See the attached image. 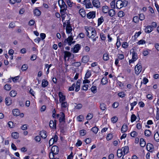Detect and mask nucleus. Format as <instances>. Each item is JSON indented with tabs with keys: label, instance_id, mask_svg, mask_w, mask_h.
<instances>
[{
	"label": "nucleus",
	"instance_id": "59",
	"mask_svg": "<svg viewBox=\"0 0 159 159\" xmlns=\"http://www.w3.org/2000/svg\"><path fill=\"white\" fill-rule=\"evenodd\" d=\"M145 18V16L143 13L140 14L139 15V19L141 20H144Z\"/></svg>",
	"mask_w": 159,
	"mask_h": 159
},
{
	"label": "nucleus",
	"instance_id": "58",
	"mask_svg": "<svg viewBox=\"0 0 159 159\" xmlns=\"http://www.w3.org/2000/svg\"><path fill=\"white\" fill-rule=\"evenodd\" d=\"M138 133L135 131H132L131 133H130V135L131 137H136Z\"/></svg>",
	"mask_w": 159,
	"mask_h": 159
},
{
	"label": "nucleus",
	"instance_id": "30",
	"mask_svg": "<svg viewBox=\"0 0 159 159\" xmlns=\"http://www.w3.org/2000/svg\"><path fill=\"white\" fill-rule=\"evenodd\" d=\"M64 53L65 58H66V57H70L72 55L71 53L69 52L65 51L64 52Z\"/></svg>",
	"mask_w": 159,
	"mask_h": 159
},
{
	"label": "nucleus",
	"instance_id": "41",
	"mask_svg": "<svg viewBox=\"0 0 159 159\" xmlns=\"http://www.w3.org/2000/svg\"><path fill=\"white\" fill-rule=\"evenodd\" d=\"M145 135L147 137H149L151 134V132L148 129H146L144 132Z\"/></svg>",
	"mask_w": 159,
	"mask_h": 159
},
{
	"label": "nucleus",
	"instance_id": "23",
	"mask_svg": "<svg viewBox=\"0 0 159 159\" xmlns=\"http://www.w3.org/2000/svg\"><path fill=\"white\" fill-rule=\"evenodd\" d=\"M11 136L15 139H17L19 138V134L17 132H14L12 133Z\"/></svg>",
	"mask_w": 159,
	"mask_h": 159
},
{
	"label": "nucleus",
	"instance_id": "64",
	"mask_svg": "<svg viewBox=\"0 0 159 159\" xmlns=\"http://www.w3.org/2000/svg\"><path fill=\"white\" fill-rule=\"evenodd\" d=\"M156 119L157 120H159V108H157Z\"/></svg>",
	"mask_w": 159,
	"mask_h": 159
},
{
	"label": "nucleus",
	"instance_id": "24",
	"mask_svg": "<svg viewBox=\"0 0 159 159\" xmlns=\"http://www.w3.org/2000/svg\"><path fill=\"white\" fill-rule=\"evenodd\" d=\"M128 129V126L124 124L121 128V131L122 133H124L126 132Z\"/></svg>",
	"mask_w": 159,
	"mask_h": 159
},
{
	"label": "nucleus",
	"instance_id": "57",
	"mask_svg": "<svg viewBox=\"0 0 159 159\" xmlns=\"http://www.w3.org/2000/svg\"><path fill=\"white\" fill-rule=\"evenodd\" d=\"M118 95L120 97L123 98L125 96V94L124 92H121L118 93Z\"/></svg>",
	"mask_w": 159,
	"mask_h": 159
},
{
	"label": "nucleus",
	"instance_id": "56",
	"mask_svg": "<svg viewBox=\"0 0 159 159\" xmlns=\"http://www.w3.org/2000/svg\"><path fill=\"white\" fill-rule=\"evenodd\" d=\"M93 117V115L90 113H89L86 116V119L88 120H91Z\"/></svg>",
	"mask_w": 159,
	"mask_h": 159
},
{
	"label": "nucleus",
	"instance_id": "33",
	"mask_svg": "<svg viewBox=\"0 0 159 159\" xmlns=\"http://www.w3.org/2000/svg\"><path fill=\"white\" fill-rule=\"evenodd\" d=\"M154 138L156 141L157 142H159V134L157 132L155 134Z\"/></svg>",
	"mask_w": 159,
	"mask_h": 159
},
{
	"label": "nucleus",
	"instance_id": "50",
	"mask_svg": "<svg viewBox=\"0 0 159 159\" xmlns=\"http://www.w3.org/2000/svg\"><path fill=\"white\" fill-rule=\"evenodd\" d=\"M72 65L73 66L78 67L81 65V63L80 62H76L73 63Z\"/></svg>",
	"mask_w": 159,
	"mask_h": 159
},
{
	"label": "nucleus",
	"instance_id": "19",
	"mask_svg": "<svg viewBox=\"0 0 159 159\" xmlns=\"http://www.w3.org/2000/svg\"><path fill=\"white\" fill-rule=\"evenodd\" d=\"M91 35L90 36H88L89 37L91 38H93L97 35V33L96 30L93 29H92V30L91 32Z\"/></svg>",
	"mask_w": 159,
	"mask_h": 159
},
{
	"label": "nucleus",
	"instance_id": "6",
	"mask_svg": "<svg viewBox=\"0 0 159 159\" xmlns=\"http://www.w3.org/2000/svg\"><path fill=\"white\" fill-rule=\"evenodd\" d=\"M92 3L93 6L97 8H98L101 7L100 2L98 0H93Z\"/></svg>",
	"mask_w": 159,
	"mask_h": 159
},
{
	"label": "nucleus",
	"instance_id": "16",
	"mask_svg": "<svg viewBox=\"0 0 159 159\" xmlns=\"http://www.w3.org/2000/svg\"><path fill=\"white\" fill-rule=\"evenodd\" d=\"M5 100L6 104L7 105H10L12 103V100L10 97L6 98Z\"/></svg>",
	"mask_w": 159,
	"mask_h": 159
},
{
	"label": "nucleus",
	"instance_id": "39",
	"mask_svg": "<svg viewBox=\"0 0 159 159\" xmlns=\"http://www.w3.org/2000/svg\"><path fill=\"white\" fill-rule=\"evenodd\" d=\"M123 148V152L124 154H127L129 151V147L128 146H125Z\"/></svg>",
	"mask_w": 159,
	"mask_h": 159
},
{
	"label": "nucleus",
	"instance_id": "53",
	"mask_svg": "<svg viewBox=\"0 0 159 159\" xmlns=\"http://www.w3.org/2000/svg\"><path fill=\"white\" fill-rule=\"evenodd\" d=\"M117 41L116 43V45L117 48H118L120 47V40L119 37H117Z\"/></svg>",
	"mask_w": 159,
	"mask_h": 159
},
{
	"label": "nucleus",
	"instance_id": "48",
	"mask_svg": "<svg viewBox=\"0 0 159 159\" xmlns=\"http://www.w3.org/2000/svg\"><path fill=\"white\" fill-rule=\"evenodd\" d=\"M91 91L94 93L97 92V88L95 86H93L91 88Z\"/></svg>",
	"mask_w": 159,
	"mask_h": 159
},
{
	"label": "nucleus",
	"instance_id": "38",
	"mask_svg": "<svg viewBox=\"0 0 159 159\" xmlns=\"http://www.w3.org/2000/svg\"><path fill=\"white\" fill-rule=\"evenodd\" d=\"M85 7L86 8H93V6L90 0L89 1L87 2L85 5Z\"/></svg>",
	"mask_w": 159,
	"mask_h": 159
},
{
	"label": "nucleus",
	"instance_id": "42",
	"mask_svg": "<svg viewBox=\"0 0 159 159\" xmlns=\"http://www.w3.org/2000/svg\"><path fill=\"white\" fill-rule=\"evenodd\" d=\"M4 89L7 90H9L11 88V86L9 84H6L4 86Z\"/></svg>",
	"mask_w": 159,
	"mask_h": 159
},
{
	"label": "nucleus",
	"instance_id": "7",
	"mask_svg": "<svg viewBox=\"0 0 159 159\" xmlns=\"http://www.w3.org/2000/svg\"><path fill=\"white\" fill-rule=\"evenodd\" d=\"M58 96L59 98V102H62L65 100V96L63 95V93L61 92H59Z\"/></svg>",
	"mask_w": 159,
	"mask_h": 159
},
{
	"label": "nucleus",
	"instance_id": "46",
	"mask_svg": "<svg viewBox=\"0 0 159 159\" xmlns=\"http://www.w3.org/2000/svg\"><path fill=\"white\" fill-rule=\"evenodd\" d=\"M91 75V71L90 70H88L85 74V78L87 79L89 78Z\"/></svg>",
	"mask_w": 159,
	"mask_h": 159
},
{
	"label": "nucleus",
	"instance_id": "18",
	"mask_svg": "<svg viewBox=\"0 0 159 159\" xmlns=\"http://www.w3.org/2000/svg\"><path fill=\"white\" fill-rule=\"evenodd\" d=\"M60 117L59 118V121L61 122L64 121L65 120V115L64 114L63 112L61 113L60 114Z\"/></svg>",
	"mask_w": 159,
	"mask_h": 159
},
{
	"label": "nucleus",
	"instance_id": "12",
	"mask_svg": "<svg viewBox=\"0 0 159 159\" xmlns=\"http://www.w3.org/2000/svg\"><path fill=\"white\" fill-rule=\"evenodd\" d=\"M123 4L122 1L120 0H119L117 1L116 3V6L117 8L120 9L122 7Z\"/></svg>",
	"mask_w": 159,
	"mask_h": 159
},
{
	"label": "nucleus",
	"instance_id": "63",
	"mask_svg": "<svg viewBox=\"0 0 159 159\" xmlns=\"http://www.w3.org/2000/svg\"><path fill=\"white\" fill-rule=\"evenodd\" d=\"M82 107V105L81 104L79 103L75 107L76 109H81Z\"/></svg>",
	"mask_w": 159,
	"mask_h": 159
},
{
	"label": "nucleus",
	"instance_id": "15",
	"mask_svg": "<svg viewBox=\"0 0 159 159\" xmlns=\"http://www.w3.org/2000/svg\"><path fill=\"white\" fill-rule=\"evenodd\" d=\"M80 45L79 44H76L73 48V52L74 53L77 52L80 49Z\"/></svg>",
	"mask_w": 159,
	"mask_h": 159
},
{
	"label": "nucleus",
	"instance_id": "54",
	"mask_svg": "<svg viewBox=\"0 0 159 159\" xmlns=\"http://www.w3.org/2000/svg\"><path fill=\"white\" fill-rule=\"evenodd\" d=\"M66 2L69 7H72L73 4L74 3L72 2H71L70 0H66Z\"/></svg>",
	"mask_w": 159,
	"mask_h": 159
},
{
	"label": "nucleus",
	"instance_id": "17",
	"mask_svg": "<svg viewBox=\"0 0 159 159\" xmlns=\"http://www.w3.org/2000/svg\"><path fill=\"white\" fill-rule=\"evenodd\" d=\"M40 133V135L42 138L44 139L46 138L47 136V134L46 131L44 130L41 131Z\"/></svg>",
	"mask_w": 159,
	"mask_h": 159
},
{
	"label": "nucleus",
	"instance_id": "4",
	"mask_svg": "<svg viewBox=\"0 0 159 159\" xmlns=\"http://www.w3.org/2000/svg\"><path fill=\"white\" fill-rule=\"evenodd\" d=\"M59 152V149L58 147L57 146H53L52 147L51 149V152L50 153V155L51 153H52V155L57 154Z\"/></svg>",
	"mask_w": 159,
	"mask_h": 159
},
{
	"label": "nucleus",
	"instance_id": "11",
	"mask_svg": "<svg viewBox=\"0 0 159 159\" xmlns=\"http://www.w3.org/2000/svg\"><path fill=\"white\" fill-rule=\"evenodd\" d=\"M153 30V28L151 25L147 26L145 29V32L146 33H149Z\"/></svg>",
	"mask_w": 159,
	"mask_h": 159
},
{
	"label": "nucleus",
	"instance_id": "35",
	"mask_svg": "<svg viewBox=\"0 0 159 159\" xmlns=\"http://www.w3.org/2000/svg\"><path fill=\"white\" fill-rule=\"evenodd\" d=\"M118 120V118L116 116H114L111 119V122L113 123H116Z\"/></svg>",
	"mask_w": 159,
	"mask_h": 159
},
{
	"label": "nucleus",
	"instance_id": "5",
	"mask_svg": "<svg viewBox=\"0 0 159 159\" xmlns=\"http://www.w3.org/2000/svg\"><path fill=\"white\" fill-rule=\"evenodd\" d=\"M95 16L96 12L94 11H90L87 15V17L89 19L94 18Z\"/></svg>",
	"mask_w": 159,
	"mask_h": 159
},
{
	"label": "nucleus",
	"instance_id": "44",
	"mask_svg": "<svg viewBox=\"0 0 159 159\" xmlns=\"http://www.w3.org/2000/svg\"><path fill=\"white\" fill-rule=\"evenodd\" d=\"M91 130L94 133L96 134L97 133L98 131V129L96 127H93L91 129Z\"/></svg>",
	"mask_w": 159,
	"mask_h": 159
},
{
	"label": "nucleus",
	"instance_id": "51",
	"mask_svg": "<svg viewBox=\"0 0 159 159\" xmlns=\"http://www.w3.org/2000/svg\"><path fill=\"white\" fill-rule=\"evenodd\" d=\"M28 66L27 65L24 64L21 68V70L22 71H24L26 70L28 68Z\"/></svg>",
	"mask_w": 159,
	"mask_h": 159
},
{
	"label": "nucleus",
	"instance_id": "45",
	"mask_svg": "<svg viewBox=\"0 0 159 159\" xmlns=\"http://www.w3.org/2000/svg\"><path fill=\"white\" fill-rule=\"evenodd\" d=\"M100 37L101 39L103 41L105 40L106 39V36L103 33H100Z\"/></svg>",
	"mask_w": 159,
	"mask_h": 159
},
{
	"label": "nucleus",
	"instance_id": "29",
	"mask_svg": "<svg viewBox=\"0 0 159 159\" xmlns=\"http://www.w3.org/2000/svg\"><path fill=\"white\" fill-rule=\"evenodd\" d=\"M108 12L109 15L111 16H113L115 15V11L113 9H111L110 10H109Z\"/></svg>",
	"mask_w": 159,
	"mask_h": 159
},
{
	"label": "nucleus",
	"instance_id": "2",
	"mask_svg": "<svg viewBox=\"0 0 159 159\" xmlns=\"http://www.w3.org/2000/svg\"><path fill=\"white\" fill-rule=\"evenodd\" d=\"M73 39V37L72 33H71L70 35L64 41L65 45H66V43H68L69 45H71V42Z\"/></svg>",
	"mask_w": 159,
	"mask_h": 159
},
{
	"label": "nucleus",
	"instance_id": "27",
	"mask_svg": "<svg viewBox=\"0 0 159 159\" xmlns=\"http://www.w3.org/2000/svg\"><path fill=\"white\" fill-rule=\"evenodd\" d=\"M140 146L142 147H144L146 145V142L144 140V139L143 138H141L140 139Z\"/></svg>",
	"mask_w": 159,
	"mask_h": 159
},
{
	"label": "nucleus",
	"instance_id": "34",
	"mask_svg": "<svg viewBox=\"0 0 159 159\" xmlns=\"http://www.w3.org/2000/svg\"><path fill=\"white\" fill-rule=\"evenodd\" d=\"M123 155L122 151L121 149H118L117 151V156L119 157H121Z\"/></svg>",
	"mask_w": 159,
	"mask_h": 159
},
{
	"label": "nucleus",
	"instance_id": "8",
	"mask_svg": "<svg viewBox=\"0 0 159 159\" xmlns=\"http://www.w3.org/2000/svg\"><path fill=\"white\" fill-rule=\"evenodd\" d=\"M56 120H51L49 122V125L50 127L52 129L56 128Z\"/></svg>",
	"mask_w": 159,
	"mask_h": 159
},
{
	"label": "nucleus",
	"instance_id": "28",
	"mask_svg": "<svg viewBox=\"0 0 159 159\" xmlns=\"http://www.w3.org/2000/svg\"><path fill=\"white\" fill-rule=\"evenodd\" d=\"M108 81L106 77H103L102 79L101 84L103 85L106 84L107 83Z\"/></svg>",
	"mask_w": 159,
	"mask_h": 159
},
{
	"label": "nucleus",
	"instance_id": "31",
	"mask_svg": "<svg viewBox=\"0 0 159 159\" xmlns=\"http://www.w3.org/2000/svg\"><path fill=\"white\" fill-rule=\"evenodd\" d=\"M102 11L104 13H106L108 12L109 9L107 6H105L102 7Z\"/></svg>",
	"mask_w": 159,
	"mask_h": 159
},
{
	"label": "nucleus",
	"instance_id": "49",
	"mask_svg": "<svg viewBox=\"0 0 159 159\" xmlns=\"http://www.w3.org/2000/svg\"><path fill=\"white\" fill-rule=\"evenodd\" d=\"M136 119V117L134 114L132 115L131 117V122L135 121Z\"/></svg>",
	"mask_w": 159,
	"mask_h": 159
},
{
	"label": "nucleus",
	"instance_id": "10",
	"mask_svg": "<svg viewBox=\"0 0 159 159\" xmlns=\"http://www.w3.org/2000/svg\"><path fill=\"white\" fill-rule=\"evenodd\" d=\"M130 51L132 53V59L135 61L138 59L137 53L134 51L133 49H131Z\"/></svg>",
	"mask_w": 159,
	"mask_h": 159
},
{
	"label": "nucleus",
	"instance_id": "22",
	"mask_svg": "<svg viewBox=\"0 0 159 159\" xmlns=\"http://www.w3.org/2000/svg\"><path fill=\"white\" fill-rule=\"evenodd\" d=\"M48 82L47 80L43 79L42 80V86L43 87H46L48 84Z\"/></svg>",
	"mask_w": 159,
	"mask_h": 159
},
{
	"label": "nucleus",
	"instance_id": "9",
	"mask_svg": "<svg viewBox=\"0 0 159 159\" xmlns=\"http://www.w3.org/2000/svg\"><path fill=\"white\" fill-rule=\"evenodd\" d=\"M147 150L150 152L153 151V145L150 143H148L146 146Z\"/></svg>",
	"mask_w": 159,
	"mask_h": 159
},
{
	"label": "nucleus",
	"instance_id": "25",
	"mask_svg": "<svg viewBox=\"0 0 159 159\" xmlns=\"http://www.w3.org/2000/svg\"><path fill=\"white\" fill-rule=\"evenodd\" d=\"M13 115L16 116H18L20 114V111L18 109H14L12 111Z\"/></svg>",
	"mask_w": 159,
	"mask_h": 159
},
{
	"label": "nucleus",
	"instance_id": "3",
	"mask_svg": "<svg viewBox=\"0 0 159 159\" xmlns=\"http://www.w3.org/2000/svg\"><path fill=\"white\" fill-rule=\"evenodd\" d=\"M142 69V66L140 63H138L135 67V73L138 75L141 72Z\"/></svg>",
	"mask_w": 159,
	"mask_h": 159
},
{
	"label": "nucleus",
	"instance_id": "55",
	"mask_svg": "<svg viewBox=\"0 0 159 159\" xmlns=\"http://www.w3.org/2000/svg\"><path fill=\"white\" fill-rule=\"evenodd\" d=\"M80 135L84 136L86 134V131L84 129L81 130L80 131Z\"/></svg>",
	"mask_w": 159,
	"mask_h": 159
},
{
	"label": "nucleus",
	"instance_id": "60",
	"mask_svg": "<svg viewBox=\"0 0 159 159\" xmlns=\"http://www.w3.org/2000/svg\"><path fill=\"white\" fill-rule=\"evenodd\" d=\"M115 0H114L111 2L110 3L111 7L112 8L114 9L115 8Z\"/></svg>",
	"mask_w": 159,
	"mask_h": 159
},
{
	"label": "nucleus",
	"instance_id": "32",
	"mask_svg": "<svg viewBox=\"0 0 159 159\" xmlns=\"http://www.w3.org/2000/svg\"><path fill=\"white\" fill-rule=\"evenodd\" d=\"M106 105L104 103H101L100 104V108L102 110L104 111L106 109Z\"/></svg>",
	"mask_w": 159,
	"mask_h": 159
},
{
	"label": "nucleus",
	"instance_id": "61",
	"mask_svg": "<svg viewBox=\"0 0 159 159\" xmlns=\"http://www.w3.org/2000/svg\"><path fill=\"white\" fill-rule=\"evenodd\" d=\"M19 77V76H16L14 78L12 77H11V79H12L13 82L15 83L16 82L17 80H18Z\"/></svg>",
	"mask_w": 159,
	"mask_h": 159
},
{
	"label": "nucleus",
	"instance_id": "26",
	"mask_svg": "<svg viewBox=\"0 0 159 159\" xmlns=\"http://www.w3.org/2000/svg\"><path fill=\"white\" fill-rule=\"evenodd\" d=\"M79 13L82 17H84L86 16L85 12L84 10L82 9L80 10Z\"/></svg>",
	"mask_w": 159,
	"mask_h": 159
},
{
	"label": "nucleus",
	"instance_id": "47",
	"mask_svg": "<svg viewBox=\"0 0 159 159\" xmlns=\"http://www.w3.org/2000/svg\"><path fill=\"white\" fill-rule=\"evenodd\" d=\"M139 16H136L133 17V20L134 22L137 23L139 22Z\"/></svg>",
	"mask_w": 159,
	"mask_h": 159
},
{
	"label": "nucleus",
	"instance_id": "52",
	"mask_svg": "<svg viewBox=\"0 0 159 159\" xmlns=\"http://www.w3.org/2000/svg\"><path fill=\"white\" fill-rule=\"evenodd\" d=\"M84 119V116L82 115H80L77 117V120L79 121H82Z\"/></svg>",
	"mask_w": 159,
	"mask_h": 159
},
{
	"label": "nucleus",
	"instance_id": "37",
	"mask_svg": "<svg viewBox=\"0 0 159 159\" xmlns=\"http://www.w3.org/2000/svg\"><path fill=\"white\" fill-rule=\"evenodd\" d=\"M109 57L108 53H105L103 54V59L105 61H107L109 60Z\"/></svg>",
	"mask_w": 159,
	"mask_h": 159
},
{
	"label": "nucleus",
	"instance_id": "43",
	"mask_svg": "<svg viewBox=\"0 0 159 159\" xmlns=\"http://www.w3.org/2000/svg\"><path fill=\"white\" fill-rule=\"evenodd\" d=\"M125 15V13L122 11H120L118 13V16L120 17H122L124 16Z\"/></svg>",
	"mask_w": 159,
	"mask_h": 159
},
{
	"label": "nucleus",
	"instance_id": "40",
	"mask_svg": "<svg viewBox=\"0 0 159 159\" xmlns=\"http://www.w3.org/2000/svg\"><path fill=\"white\" fill-rule=\"evenodd\" d=\"M103 21V17L102 16H101L100 18H99L98 20V25L99 26L100 25Z\"/></svg>",
	"mask_w": 159,
	"mask_h": 159
},
{
	"label": "nucleus",
	"instance_id": "14",
	"mask_svg": "<svg viewBox=\"0 0 159 159\" xmlns=\"http://www.w3.org/2000/svg\"><path fill=\"white\" fill-rule=\"evenodd\" d=\"M93 28L91 27H85V30H86V32L87 33V35L88 36H89V34L90 32H91V31L92 30V29H93Z\"/></svg>",
	"mask_w": 159,
	"mask_h": 159
},
{
	"label": "nucleus",
	"instance_id": "13",
	"mask_svg": "<svg viewBox=\"0 0 159 159\" xmlns=\"http://www.w3.org/2000/svg\"><path fill=\"white\" fill-rule=\"evenodd\" d=\"M89 57L88 55L83 56L82 59V61L84 63H87L89 61Z\"/></svg>",
	"mask_w": 159,
	"mask_h": 159
},
{
	"label": "nucleus",
	"instance_id": "20",
	"mask_svg": "<svg viewBox=\"0 0 159 159\" xmlns=\"http://www.w3.org/2000/svg\"><path fill=\"white\" fill-rule=\"evenodd\" d=\"M34 13L35 15L39 16L41 15V11L37 8H36L34 10Z\"/></svg>",
	"mask_w": 159,
	"mask_h": 159
},
{
	"label": "nucleus",
	"instance_id": "21",
	"mask_svg": "<svg viewBox=\"0 0 159 159\" xmlns=\"http://www.w3.org/2000/svg\"><path fill=\"white\" fill-rule=\"evenodd\" d=\"M66 32L68 34H70L71 32L72 31V28L71 26H66Z\"/></svg>",
	"mask_w": 159,
	"mask_h": 159
},
{
	"label": "nucleus",
	"instance_id": "1",
	"mask_svg": "<svg viewBox=\"0 0 159 159\" xmlns=\"http://www.w3.org/2000/svg\"><path fill=\"white\" fill-rule=\"evenodd\" d=\"M58 4L60 8V12L62 16L64 15L67 10V6L63 0H59Z\"/></svg>",
	"mask_w": 159,
	"mask_h": 159
},
{
	"label": "nucleus",
	"instance_id": "62",
	"mask_svg": "<svg viewBox=\"0 0 159 159\" xmlns=\"http://www.w3.org/2000/svg\"><path fill=\"white\" fill-rule=\"evenodd\" d=\"M68 104L66 102H62L61 104L62 107L66 108Z\"/></svg>",
	"mask_w": 159,
	"mask_h": 159
},
{
	"label": "nucleus",
	"instance_id": "36",
	"mask_svg": "<svg viewBox=\"0 0 159 159\" xmlns=\"http://www.w3.org/2000/svg\"><path fill=\"white\" fill-rule=\"evenodd\" d=\"M10 95L12 97H15L16 96L17 93L14 90H11L10 93Z\"/></svg>",
	"mask_w": 159,
	"mask_h": 159
}]
</instances>
